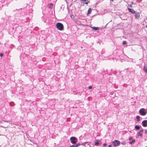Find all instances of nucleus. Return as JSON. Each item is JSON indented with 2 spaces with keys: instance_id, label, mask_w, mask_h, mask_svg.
Returning <instances> with one entry per match:
<instances>
[{
  "instance_id": "1",
  "label": "nucleus",
  "mask_w": 147,
  "mask_h": 147,
  "mask_svg": "<svg viewBox=\"0 0 147 147\" xmlns=\"http://www.w3.org/2000/svg\"><path fill=\"white\" fill-rule=\"evenodd\" d=\"M57 28L60 30H63L64 29V27L63 24L61 23L58 22L56 24Z\"/></svg>"
},
{
  "instance_id": "2",
  "label": "nucleus",
  "mask_w": 147,
  "mask_h": 147,
  "mask_svg": "<svg viewBox=\"0 0 147 147\" xmlns=\"http://www.w3.org/2000/svg\"><path fill=\"white\" fill-rule=\"evenodd\" d=\"M70 140L71 143L73 144H76L77 141V138L74 137H71L70 138Z\"/></svg>"
},
{
  "instance_id": "3",
  "label": "nucleus",
  "mask_w": 147,
  "mask_h": 147,
  "mask_svg": "<svg viewBox=\"0 0 147 147\" xmlns=\"http://www.w3.org/2000/svg\"><path fill=\"white\" fill-rule=\"evenodd\" d=\"M112 144L114 146L116 147L120 144V142L117 140H115L112 142Z\"/></svg>"
},
{
  "instance_id": "4",
  "label": "nucleus",
  "mask_w": 147,
  "mask_h": 147,
  "mask_svg": "<svg viewBox=\"0 0 147 147\" xmlns=\"http://www.w3.org/2000/svg\"><path fill=\"white\" fill-rule=\"evenodd\" d=\"M144 110V109L143 108L142 109L139 110V113L140 115L144 116L146 115V113Z\"/></svg>"
},
{
  "instance_id": "5",
  "label": "nucleus",
  "mask_w": 147,
  "mask_h": 147,
  "mask_svg": "<svg viewBox=\"0 0 147 147\" xmlns=\"http://www.w3.org/2000/svg\"><path fill=\"white\" fill-rule=\"evenodd\" d=\"M142 124L144 127H147V120L143 121L142 122Z\"/></svg>"
},
{
  "instance_id": "6",
  "label": "nucleus",
  "mask_w": 147,
  "mask_h": 147,
  "mask_svg": "<svg viewBox=\"0 0 147 147\" xmlns=\"http://www.w3.org/2000/svg\"><path fill=\"white\" fill-rule=\"evenodd\" d=\"M128 9L129 12L134 14L136 13V11H134L133 9L128 8Z\"/></svg>"
},
{
  "instance_id": "7",
  "label": "nucleus",
  "mask_w": 147,
  "mask_h": 147,
  "mask_svg": "<svg viewBox=\"0 0 147 147\" xmlns=\"http://www.w3.org/2000/svg\"><path fill=\"white\" fill-rule=\"evenodd\" d=\"M135 18H139V17L140 16V15L139 13H135Z\"/></svg>"
},
{
  "instance_id": "8",
  "label": "nucleus",
  "mask_w": 147,
  "mask_h": 147,
  "mask_svg": "<svg viewBox=\"0 0 147 147\" xmlns=\"http://www.w3.org/2000/svg\"><path fill=\"white\" fill-rule=\"evenodd\" d=\"M84 3L88 4L89 1L88 0H81Z\"/></svg>"
},
{
  "instance_id": "9",
  "label": "nucleus",
  "mask_w": 147,
  "mask_h": 147,
  "mask_svg": "<svg viewBox=\"0 0 147 147\" xmlns=\"http://www.w3.org/2000/svg\"><path fill=\"white\" fill-rule=\"evenodd\" d=\"M91 28L95 30H99V28L98 27H92Z\"/></svg>"
},
{
  "instance_id": "10",
  "label": "nucleus",
  "mask_w": 147,
  "mask_h": 147,
  "mask_svg": "<svg viewBox=\"0 0 147 147\" xmlns=\"http://www.w3.org/2000/svg\"><path fill=\"white\" fill-rule=\"evenodd\" d=\"M143 69L146 73H147V66H144L143 68Z\"/></svg>"
},
{
  "instance_id": "11",
  "label": "nucleus",
  "mask_w": 147,
  "mask_h": 147,
  "mask_svg": "<svg viewBox=\"0 0 147 147\" xmlns=\"http://www.w3.org/2000/svg\"><path fill=\"white\" fill-rule=\"evenodd\" d=\"M137 136H140L141 137H142V133L141 132H140V131L138 132L137 133Z\"/></svg>"
},
{
  "instance_id": "12",
  "label": "nucleus",
  "mask_w": 147,
  "mask_h": 147,
  "mask_svg": "<svg viewBox=\"0 0 147 147\" xmlns=\"http://www.w3.org/2000/svg\"><path fill=\"white\" fill-rule=\"evenodd\" d=\"M91 11H92V9L91 8H89L88 10V13H87V14H90L91 12Z\"/></svg>"
},
{
  "instance_id": "13",
  "label": "nucleus",
  "mask_w": 147,
  "mask_h": 147,
  "mask_svg": "<svg viewBox=\"0 0 147 147\" xmlns=\"http://www.w3.org/2000/svg\"><path fill=\"white\" fill-rule=\"evenodd\" d=\"M135 128L137 130H139L140 128V127L137 125H136L135 127Z\"/></svg>"
},
{
  "instance_id": "14",
  "label": "nucleus",
  "mask_w": 147,
  "mask_h": 147,
  "mask_svg": "<svg viewBox=\"0 0 147 147\" xmlns=\"http://www.w3.org/2000/svg\"><path fill=\"white\" fill-rule=\"evenodd\" d=\"M140 117L139 116H136V119L138 121H140Z\"/></svg>"
},
{
  "instance_id": "15",
  "label": "nucleus",
  "mask_w": 147,
  "mask_h": 147,
  "mask_svg": "<svg viewBox=\"0 0 147 147\" xmlns=\"http://www.w3.org/2000/svg\"><path fill=\"white\" fill-rule=\"evenodd\" d=\"M136 141V140H133L131 141H130L129 142V143L130 144H132L133 143H134Z\"/></svg>"
},
{
  "instance_id": "16",
  "label": "nucleus",
  "mask_w": 147,
  "mask_h": 147,
  "mask_svg": "<svg viewBox=\"0 0 147 147\" xmlns=\"http://www.w3.org/2000/svg\"><path fill=\"white\" fill-rule=\"evenodd\" d=\"M98 140L97 142H95L94 143V145L95 146H97L99 144V142H98Z\"/></svg>"
},
{
  "instance_id": "17",
  "label": "nucleus",
  "mask_w": 147,
  "mask_h": 147,
  "mask_svg": "<svg viewBox=\"0 0 147 147\" xmlns=\"http://www.w3.org/2000/svg\"><path fill=\"white\" fill-rule=\"evenodd\" d=\"M14 105V103L13 102H11L10 103V105L11 106H13Z\"/></svg>"
},
{
  "instance_id": "18",
  "label": "nucleus",
  "mask_w": 147,
  "mask_h": 147,
  "mask_svg": "<svg viewBox=\"0 0 147 147\" xmlns=\"http://www.w3.org/2000/svg\"><path fill=\"white\" fill-rule=\"evenodd\" d=\"M69 147H77V146L76 145H73L70 146Z\"/></svg>"
},
{
  "instance_id": "19",
  "label": "nucleus",
  "mask_w": 147,
  "mask_h": 147,
  "mask_svg": "<svg viewBox=\"0 0 147 147\" xmlns=\"http://www.w3.org/2000/svg\"><path fill=\"white\" fill-rule=\"evenodd\" d=\"M133 138L132 137H131L129 138V140L130 141L132 140Z\"/></svg>"
},
{
  "instance_id": "20",
  "label": "nucleus",
  "mask_w": 147,
  "mask_h": 147,
  "mask_svg": "<svg viewBox=\"0 0 147 147\" xmlns=\"http://www.w3.org/2000/svg\"><path fill=\"white\" fill-rule=\"evenodd\" d=\"M140 131V132H141V133H143L144 131L143 129L142 128V129Z\"/></svg>"
},
{
  "instance_id": "21",
  "label": "nucleus",
  "mask_w": 147,
  "mask_h": 147,
  "mask_svg": "<svg viewBox=\"0 0 147 147\" xmlns=\"http://www.w3.org/2000/svg\"><path fill=\"white\" fill-rule=\"evenodd\" d=\"M123 44L124 45H125L126 44V42L125 41H124L123 42Z\"/></svg>"
},
{
  "instance_id": "22",
  "label": "nucleus",
  "mask_w": 147,
  "mask_h": 147,
  "mask_svg": "<svg viewBox=\"0 0 147 147\" xmlns=\"http://www.w3.org/2000/svg\"><path fill=\"white\" fill-rule=\"evenodd\" d=\"M80 145V144L79 143H78L76 145L77 146V147H78V146Z\"/></svg>"
},
{
  "instance_id": "23",
  "label": "nucleus",
  "mask_w": 147,
  "mask_h": 147,
  "mask_svg": "<svg viewBox=\"0 0 147 147\" xmlns=\"http://www.w3.org/2000/svg\"><path fill=\"white\" fill-rule=\"evenodd\" d=\"M92 88V87L91 86H88V88L89 89H91Z\"/></svg>"
},
{
  "instance_id": "24",
  "label": "nucleus",
  "mask_w": 147,
  "mask_h": 147,
  "mask_svg": "<svg viewBox=\"0 0 147 147\" xmlns=\"http://www.w3.org/2000/svg\"><path fill=\"white\" fill-rule=\"evenodd\" d=\"M3 53H0V56L1 57L3 56Z\"/></svg>"
},
{
  "instance_id": "25",
  "label": "nucleus",
  "mask_w": 147,
  "mask_h": 147,
  "mask_svg": "<svg viewBox=\"0 0 147 147\" xmlns=\"http://www.w3.org/2000/svg\"><path fill=\"white\" fill-rule=\"evenodd\" d=\"M107 145V144H106V143H104L103 144V146H106Z\"/></svg>"
},
{
  "instance_id": "26",
  "label": "nucleus",
  "mask_w": 147,
  "mask_h": 147,
  "mask_svg": "<svg viewBox=\"0 0 147 147\" xmlns=\"http://www.w3.org/2000/svg\"><path fill=\"white\" fill-rule=\"evenodd\" d=\"M50 5H51V6H53V4L52 3H50Z\"/></svg>"
},
{
  "instance_id": "27",
  "label": "nucleus",
  "mask_w": 147,
  "mask_h": 147,
  "mask_svg": "<svg viewBox=\"0 0 147 147\" xmlns=\"http://www.w3.org/2000/svg\"><path fill=\"white\" fill-rule=\"evenodd\" d=\"M145 133L146 134L147 133V130H145Z\"/></svg>"
},
{
  "instance_id": "28",
  "label": "nucleus",
  "mask_w": 147,
  "mask_h": 147,
  "mask_svg": "<svg viewBox=\"0 0 147 147\" xmlns=\"http://www.w3.org/2000/svg\"><path fill=\"white\" fill-rule=\"evenodd\" d=\"M49 8H50V9H51V7L50 6H49Z\"/></svg>"
},
{
  "instance_id": "29",
  "label": "nucleus",
  "mask_w": 147,
  "mask_h": 147,
  "mask_svg": "<svg viewBox=\"0 0 147 147\" xmlns=\"http://www.w3.org/2000/svg\"><path fill=\"white\" fill-rule=\"evenodd\" d=\"M110 0L111 1H114V0Z\"/></svg>"
},
{
  "instance_id": "30",
  "label": "nucleus",
  "mask_w": 147,
  "mask_h": 147,
  "mask_svg": "<svg viewBox=\"0 0 147 147\" xmlns=\"http://www.w3.org/2000/svg\"><path fill=\"white\" fill-rule=\"evenodd\" d=\"M146 27L147 28V25L146 26Z\"/></svg>"
}]
</instances>
